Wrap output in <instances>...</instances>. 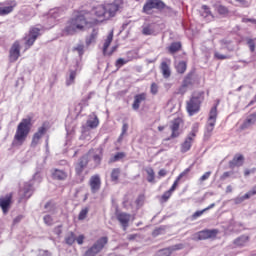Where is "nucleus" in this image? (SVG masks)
<instances>
[{
    "instance_id": "nucleus-50",
    "label": "nucleus",
    "mask_w": 256,
    "mask_h": 256,
    "mask_svg": "<svg viewBox=\"0 0 256 256\" xmlns=\"http://www.w3.org/2000/svg\"><path fill=\"white\" fill-rule=\"evenodd\" d=\"M214 57H215V59H218V60H220V61H223V60H225V59H230V58H231V56H229V55H223V54H221V53H219V52H215V53H214Z\"/></svg>"
},
{
    "instance_id": "nucleus-54",
    "label": "nucleus",
    "mask_w": 256,
    "mask_h": 256,
    "mask_svg": "<svg viewBox=\"0 0 256 256\" xmlns=\"http://www.w3.org/2000/svg\"><path fill=\"white\" fill-rule=\"evenodd\" d=\"M211 177V171L205 172L199 179L200 183H203V181H207Z\"/></svg>"
},
{
    "instance_id": "nucleus-52",
    "label": "nucleus",
    "mask_w": 256,
    "mask_h": 256,
    "mask_svg": "<svg viewBox=\"0 0 256 256\" xmlns=\"http://www.w3.org/2000/svg\"><path fill=\"white\" fill-rule=\"evenodd\" d=\"M163 233H165V228L160 227V228H156V229L152 232V235H153V237H157L158 235H163Z\"/></svg>"
},
{
    "instance_id": "nucleus-12",
    "label": "nucleus",
    "mask_w": 256,
    "mask_h": 256,
    "mask_svg": "<svg viewBox=\"0 0 256 256\" xmlns=\"http://www.w3.org/2000/svg\"><path fill=\"white\" fill-rule=\"evenodd\" d=\"M19 57H21V44L19 43V41H15L9 52L10 62L15 63V61H17Z\"/></svg>"
},
{
    "instance_id": "nucleus-36",
    "label": "nucleus",
    "mask_w": 256,
    "mask_h": 256,
    "mask_svg": "<svg viewBox=\"0 0 256 256\" xmlns=\"http://www.w3.org/2000/svg\"><path fill=\"white\" fill-rule=\"evenodd\" d=\"M121 175V169L114 168L111 172V181L117 183L119 181V176Z\"/></svg>"
},
{
    "instance_id": "nucleus-42",
    "label": "nucleus",
    "mask_w": 256,
    "mask_h": 256,
    "mask_svg": "<svg viewBox=\"0 0 256 256\" xmlns=\"http://www.w3.org/2000/svg\"><path fill=\"white\" fill-rule=\"evenodd\" d=\"M147 173V181L148 183H153L155 181V171H153V168L146 169Z\"/></svg>"
},
{
    "instance_id": "nucleus-59",
    "label": "nucleus",
    "mask_w": 256,
    "mask_h": 256,
    "mask_svg": "<svg viewBox=\"0 0 256 256\" xmlns=\"http://www.w3.org/2000/svg\"><path fill=\"white\" fill-rule=\"evenodd\" d=\"M79 105H80L81 109H83V107H89V100L87 98H84L81 100Z\"/></svg>"
},
{
    "instance_id": "nucleus-22",
    "label": "nucleus",
    "mask_w": 256,
    "mask_h": 256,
    "mask_svg": "<svg viewBox=\"0 0 256 256\" xmlns=\"http://www.w3.org/2000/svg\"><path fill=\"white\" fill-rule=\"evenodd\" d=\"M88 163H89V159L87 158V156H83L80 158L75 168L77 175H81V173H83V170L85 169V167H87Z\"/></svg>"
},
{
    "instance_id": "nucleus-39",
    "label": "nucleus",
    "mask_w": 256,
    "mask_h": 256,
    "mask_svg": "<svg viewBox=\"0 0 256 256\" xmlns=\"http://www.w3.org/2000/svg\"><path fill=\"white\" fill-rule=\"evenodd\" d=\"M129 61H131L130 59H125V58H119L116 60L115 62V67L117 70L121 69V67H123V65H127V63H129Z\"/></svg>"
},
{
    "instance_id": "nucleus-49",
    "label": "nucleus",
    "mask_w": 256,
    "mask_h": 256,
    "mask_svg": "<svg viewBox=\"0 0 256 256\" xmlns=\"http://www.w3.org/2000/svg\"><path fill=\"white\" fill-rule=\"evenodd\" d=\"M74 51H77L79 57H82V55L85 53V45L78 44L76 47H74Z\"/></svg>"
},
{
    "instance_id": "nucleus-63",
    "label": "nucleus",
    "mask_w": 256,
    "mask_h": 256,
    "mask_svg": "<svg viewBox=\"0 0 256 256\" xmlns=\"http://www.w3.org/2000/svg\"><path fill=\"white\" fill-rule=\"evenodd\" d=\"M231 176V172H224L221 176V179L225 180L227 179V177H230Z\"/></svg>"
},
{
    "instance_id": "nucleus-53",
    "label": "nucleus",
    "mask_w": 256,
    "mask_h": 256,
    "mask_svg": "<svg viewBox=\"0 0 256 256\" xmlns=\"http://www.w3.org/2000/svg\"><path fill=\"white\" fill-rule=\"evenodd\" d=\"M150 92L152 93V95H157V93H159V86L157 85V83L151 84Z\"/></svg>"
},
{
    "instance_id": "nucleus-10",
    "label": "nucleus",
    "mask_w": 256,
    "mask_h": 256,
    "mask_svg": "<svg viewBox=\"0 0 256 256\" xmlns=\"http://www.w3.org/2000/svg\"><path fill=\"white\" fill-rule=\"evenodd\" d=\"M47 133V127L45 125H42L38 128L37 132H35L32 136V141L30 143V147L32 149H35L39 143H41V139H43V136Z\"/></svg>"
},
{
    "instance_id": "nucleus-46",
    "label": "nucleus",
    "mask_w": 256,
    "mask_h": 256,
    "mask_svg": "<svg viewBox=\"0 0 256 256\" xmlns=\"http://www.w3.org/2000/svg\"><path fill=\"white\" fill-rule=\"evenodd\" d=\"M247 45H248L251 53H255L256 38H254V39L249 38L247 40Z\"/></svg>"
},
{
    "instance_id": "nucleus-5",
    "label": "nucleus",
    "mask_w": 256,
    "mask_h": 256,
    "mask_svg": "<svg viewBox=\"0 0 256 256\" xmlns=\"http://www.w3.org/2000/svg\"><path fill=\"white\" fill-rule=\"evenodd\" d=\"M109 243V239L107 237H101L98 239L85 253L84 256H97L103 249L105 245Z\"/></svg>"
},
{
    "instance_id": "nucleus-44",
    "label": "nucleus",
    "mask_w": 256,
    "mask_h": 256,
    "mask_svg": "<svg viewBox=\"0 0 256 256\" xmlns=\"http://www.w3.org/2000/svg\"><path fill=\"white\" fill-rule=\"evenodd\" d=\"M160 13H163L166 15V17H171L173 15V8L166 6L164 3V7L160 10Z\"/></svg>"
},
{
    "instance_id": "nucleus-20",
    "label": "nucleus",
    "mask_w": 256,
    "mask_h": 256,
    "mask_svg": "<svg viewBox=\"0 0 256 256\" xmlns=\"http://www.w3.org/2000/svg\"><path fill=\"white\" fill-rule=\"evenodd\" d=\"M181 49H183V44H181V42L179 41L172 42L168 47H166V51H168L170 55H175V53H179Z\"/></svg>"
},
{
    "instance_id": "nucleus-8",
    "label": "nucleus",
    "mask_w": 256,
    "mask_h": 256,
    "mask_svg": "<svg viewBox=\"0 0 256 256\" xmlns=\"http://www.w3.org/2000/svg\"><path fill=\"white\" fill-rule=\"evenodd\" d=\"M219 235L218 229H204L194 235V241H206L207 239H216Z\"/></svg>"
},
{
    "instance_id": "nucleus-31",
    "label": "nucleus",
    "mask_w": 256,
    "mask_h": 256,
    "mask_svg": "<svg viewBox=\"0 0 256 256\" xmlns=\"http://www.w3.org/2000/svg\"><path fill=\"white\" fill-rule=\"evenodd\" d=\"M175 68H176L177 73H179L180 75H183V73H185V71H187V62L180 61L175 65Z\"/></svg>"
},
{
    "instance_id": "nucleus-40",
    "label": "nucleus",
    "mask_w": 256,
    "mask_h": 256,
    "mask_svg": "<svg viewBox=\"0 0 256 256\" xmlns=\"http://www.w3.org/2000/svg\"><path fill=\"white\" fill-rule=\"evenodd\" d=\"M197 133H199V123H194L192 125L191 132L188 134V137H191L192 139H195V137H197Z\"/></svg>"
},
{
    "instance_id": "nucleus-14",
    "label": "nucleus",
    "mask_w": 256,
    "mask_h": 256,
    "mask_svg": "<svg viewBox=\"0 0 256 256\" xmlns=\"http://www.w3.org/2000/svg\"><path fill=\"white\" fill-rule=\"evenodd\" d=\"M160 71L164 79L171 77V59L165 58L160 64Z\"/></svg>"
},
{
    "instance_id": "nucleus-37",
    "label": "nucleus",
    "mask_w": 256,
    "mask_h": 256,
    "mask_svg": "<svg viewBox=\"0 0 256 256\" xmlns=\"http://www.w3.org/2000/svg\"><path fill=\"white\" fill-rule=\"evenodd\" d=\"M99 154H95L93 156V161L96 165H101V161L103 159V148H98Z\"/></svg>"
},
{
    "instance_id": "nucleus-45",
    "label": "nucleus",
    "mask_w": 256,
    "mask_h": 256,
    "mask_svg": "<svg viewBox=\"0 0 256 256\" xmlns=\"http://www.w3.org/2000/svg\"><path fill=\"white\" fill-rule=\"evenodd\" d=\"M88 213H89V209H88L87 207H86V208H83V209L80 211L79 215H78L79 221H83V220L87 219Z\"/></svg>"
},
{
    "instance_id": "nucleus-16",
    "label": "nucleus",
    "mask_w": 256,
    "mask_h": 256,
    "mask_svg": "<svg viewBox=\"0 0 256 256\" xmlns=\"http://www.w3.org/2000/svg\"><path fill=\"white\" fill-rule=\"evenodd\" d=\"M147 100V94L146 93H141V94H137L134 96V102L132 104V109L134 111H139V107H141V104L143 103V101Z\"/></svg>"
},
{
    "instance_id": "nucleus-33",
    "label": "nucleus",
    "mask_w": 256,
    "mask_h": 256,
    "mask_svg": "<svg viewBox=\"0 0 256 256\" xmlns=\"http://www.w3.org/2000/svg\"><path fill=\"white\" fill-rule=\"evenodd\" d=\"M182 85L186 87H191L193 85V72H189L183 79Z\"/></svg>"
},
{
    "instance_id": "nucleus-28",
    "label": "nucleus",
    "mask_w": 256,
    "mask_h": 256,
    "mask_svg": "<svg viewBox=\"0 0 256 256\" xmlns=\"http://www.w3.org/2000/svg\"><path fill=\"white\" fill-rule=\"evenodd\" d=\"M99 35V30L97 29H93L91 34L86 37V45L87 47H89V45L95 43V41H97V37Z\"/></svg>"
},
{
    "instance_id": "nucleus-13",
    "label": "nucleus",
    "mask_w": 256,
    "mask_h": 256,
    "mask_svg": "<svg viewBox=\"0 0 256 256\" xmlns=\"http://www.w3.org/2000/svg\"><path fill=\"white\" fill-rule=\"evenodd\" d=\"M181 123H182L181 118H176L171 122L170 130L172 131V133L168 138V141H170V139H177V137L181 135V132H179V127H181Z\"/></svg>"
},
{
    "instance_id": "nucleus-2",
    "label": "nucleus",
    "mask_w": 256,
    "mask_h": 256,
    "mask_svg": "<svg viewBox=\"0 0 256 256\" xmlns=\"http://www.w3.org/2000/svg\"><path fill=\"white\" fill-rule=\"evenodd\" d=\"M31 127V118H24L21 120L16 128L12 147H21L23 143L27 141V137H29V133H31Z\"/></svg>"
},
{
    "instance_id": "nucleus-32",
    "label": "nucleus",
    "mask_w": 256,
    "mask_h": 256,
    "mask_svg": "<svg viewBox=\"0 0 256 256\" xmlns=\"http://www.w3.org/2000/svg\"><path fill=\"white\" fill-rule=\"evenodd\" d=\"M213 207H215V203L210 204L208 207L204 208L203 210H198L196 211L193 215H192V219H199V217H201V215H203V213H205L206 211H209V209H213Z\"/></svg>"
},
{
    "instance_id": "nucleus-23",
    "label": "nucleus",
    "mask_w": 256,
    "mask_h": 256,
    "mask_svg": "<svg viewBox=\"0 0 256 256\" xmlns=\"http://www.w3.org/2000/svg\"><path fill=\"white\" fill-rule=\"evenodd\" d=\"M194 139L195 138H191V136L186 137L185 141L181 144V153H187V151L191 150Z\"/></svg>"
},
{
    "instance_id": "nucleus-24",
    "label": "nucleus",
    "mask_w": 256,
    "mask_h": 256,
    "mask_svg": "<svg viewBox=\"0 0 256 256\" xmlns=\"http://www.w3.org/2000/svg\"><path fill=\"white\" fill-rule=\"evenodd\" d=\"M214 9L222 17H227V15H229V8L223 4H214Z\"/></svg>"
},
{
    "instance_id": "nucleus-34",
    "label": "nucleus",
    "mask_w": 256,
    "mask_h": 256,
    "mask_svg": "<svg viewBox=\"0 0 256 256\" xmlns=\"http://www.w3.org/2000/svg\"><path fill=\"white\" fill-rule=\"evenodd\" d=\"M86 125L90 129H97L99 127V118L95 116L93 120H87Z\"/></svg>"
},
{
    "instance_id": "nucleus-64",
    "label": "nucleus",
    "mask_w": 256,
    "mask_h": 256,
    "mask_svg": "<svg viewBox=\"0 0 256 256\" xmlns=\"http://www.w3.org/2000/svg\"><path fill=\"white\" fill-rule=\"evenodd\" d=\"M54 233H56V235H61L62 231H61V226H57L55 229H54Z\"/></svg>"
},
{
    "instance_id": "nucleus-29",
    "label": "nucleus",
    "mask_w": 256,
    "mask_h": 256,
    "mask_svg": "<svg viewBox=\"0 0 256 256\" xmlns=\"http://www.w3.org/2000/svg\"><path fill=\"white\" fill-rule=\"evenodd\" d=\"M58 17L59 11L57 9L51 10L49 12L48 23H51V25H55V23H57Z\"/></svg>"
},
{
    "instance_id": "nucleus-35",
    "label": "nucleus",
    "mask_w": 256,
    "mask_h": 256,
    "mask_svg": "<svg viewBox=\"0 0 256 256\" xmlns=\"http://www.w3.org/2000/svg\"><path fill=\"white\" fill-rule=\"evenodd\" d=\"M142 34L143 35H155V29L153 28V25L148 24L147 26H144L142 28Z\"/></svg>"
},
{
    "instance_id": "nucleus-27",
    "label": "nucleus",
    "mask_w": 256,
    "mask_h": 256,
    "mask_svg": "<svg viewBox=\"0 0 256 256\" xmlns=\"http://www.w3.org/2000/svg\"><path fill=\"white\" fill-rule=\"evenodd\" d=\"M249 243V236H240L233 241L236 247H245Z\"/></svg>"
},
{
    "instance_id": "nucleus-61",
    "label": "nucleus",
    "mask_w": 256,
    "mask_h": 256,
    "mask_svg": "<svg viewBox=\"0 0 256 256\" xmlns=\"http://www.w3.org/2000/svg\"><path fill=\"white\" fill-rule=\"evenodd\" d=\"M235 1L243 5V7H249V2H247V0H235Z\"/></svg>"
},
{
    "instance_id": "nucleus-58",
    "label": "nucleus",
    "mask_w": 256,
    "mask_h": 256,
    "mask_svg": "<svg viewBox=\"0 0 256 256\" xmlns=\"http://www.w3.org/2000/svg\"><path fill=\"white\" fill-rule=\"evenodd\" d=\"M170 197H171V194H163L160 198V203H167Z\"/></svg>"
},
{
    "instance_id": "nucleus-17",
    "label": "nucleus",
    "mask_w": 256,
    "mask_h": 256,
    "mask_svg": "<svg viewBox=\"0 0 256 256\" xmlns=\"http://www.w3.org/2000/svg\"><path fill=\"white\" fill-rule=\"evenodd\" d=\"M185 246L183 244H176L174 246H171L169 248H164L159 251V256H171V253L173 251H181Z\"/></svg>"
},
{
    "instance_id": "nucleus-47",
    "label": "nucleus",
    "mask_w": 256,
    "mask_h": 256,
    "mask_svg": "<svg viewBox=\"0 0 256 256\" xmlns=\"http://www.w3.org/2000/svg\"><path fill=\"white\" fill-rule=\"evenodd\" d=\"M188 86L181 84V86L175 91L176 95H185L187 93Z\"/></svg>"
},
{
    "instance_id": "nucleus-21",
    "label": "nucleus",
    "mask_w": 256,
    "mask_h": 256,
    "mask_svg": "<svg viewBox=\"0 0 256 256\" xmlns=\"http://www.w3.org/2000/svg\"><path fill=\"white\" fill-rule=\"evenodd\" d=\"M52 178L56 179L57 181H65L67 179V172L59 169H52L51 170Z\"/></svg>"
},
{
    "instance_id": "nucleus-41",
    "label": "nucleus",
    "mask_w": 256,
    "mask_h": 256,
    "mask_svg": "<svg viewBox=\"0 0 256 256\" xmlns=\"http://www.w3.org/2000/svg\"><path fill=\"white\" fill-rule=\"evenodd\" d=\"M76 241V237H75V233L70 232L66 237H65V243L66 245H73V243H75Z\"/></svg>"
},
{
    "instance_id": "nucleus-6",
    "label": "nucleus",
    "mask_w": 256,
    "mask_h": 256,
    "mask_svg": "<svg viewBox=\"0 0 256 256\" xmlns=\"http://www.w3.org/2000/svg\"><path fill=\"white\" fill-rule=\"evenodd\" d=\"M41 181H43V175H41L39 172H36L32 180L24 182L22 187L23 193H33Z\"/></svg>"
},
{
    "instance_id": "nucleus-30",
    "label": "nucleus",
    "mask_w": 256,
    "mask_h": 256,
    "mask_svg": "<svg viewBox=\"0 0 256 256\" xmlns=\"http://www.w3.org/2000/svg\"><path fill=\"white\" fill-rule=\"evenodd\" d=\"M127 154L125 152H117L114 156L110 157L108 163H117V161H121V159H125Z\"/></svg>"
},
{
    "instance_id": "nucleus-26",
    "label": "nucleus",
    "mask_w": 256,
    "mask_h": 256,
    "mask_svg": "<svg viewBox=\"0 0 256 256\" xmlns=\"http://www.w3.org/2000/svg\"><path fill=\"white\" fill-rule=\"evenodd\" d=\"M189 171H191L190 168H187L185 171H183L178 178L174 181L173 185L171 186V188L167 191V193H173V191H175V189H177V186L179 185V180L182 179V177H185V175H187V173H189Z\"/></svg>"
},
{
    "instance_id": "nucleus-51",
    "label": "nucleus",
    "mask_w": 256,
    "mask_h": 256,
    "mask_svg": "<svg viewBox=\"0 0 256 256\" xmlns=\"http://www.w3.org/2000/svg\"><path fill=\"white\" fill-rule=\"evenodd\" d=\"M202 11L203 17H209V15H211V8H209L207 5L202 6Z\"/></svg>"
},
{
    "instance_id": "nucleus-9",
    "label": "nucleus",
    "mask_w": 256,
    "mask_h": 256,
    "mask_svg": "<svg viewBox=\"0 0 256 256\" xmlns=\"http://www.w3.org/2000/svg\"><path fill=\"white\" fill-rule=\"evenodd\" d=\"M41 27H31L29 33L26 37H24L26 49L33 47L35 41H37V37L41 35Z\"/></svg>"
},
{
    "instance_id": "nucleus-62",
    "label": "nucleus",
    "mask_w": 256,
    "mask_h": 256,
    "mask_svg": "<svg viewBox=\"0 0 256 256\" xmlns=\"http://www.w3.org/2000/svg\"><path fill=\"white\" fill-rule=\"evenodd\" d=\"M116 51H117V46L112 47L111 51H109V52L107 51L106 57H111V55H113V53Z\"/></svg>"
},
{
    "instance_id": "nucleus-25",
    "label": "nucleus",
    "mask_w": 256,
    "mask_h": 256,
    "mask_svg": "<svg viewBox=\"0 0 256 256\" xmlns=\"http://www.w3.org/2000/svg\"><path fill=\"white\" fill-rule=\"evenodd\" d=\"M113 42V31L110 32L104 42L103 48H102V53L104 57H107V49H109V46Z\"/></svg>"
},
{
    "instance_id": "nucleus-43",
    "label": "nucleus",
    "mask_w": 256,
    "mask_h": 256,
    "mask_svg": "<svg viewBox=\"0 0 256 256\" xmlns=\"http://www.w3.org/2000/svg\"><path fill=\"white\" fill-rule=\"evenodd\" d=\"M9 13H13V6L0 7V16L9 15Z\"/></svg>"
},
{
    "instance_id": "nucleus-1",
    "label": "nucleus",
    "mask_w": 256,
    "mask_h": 256,
    "mask_svg": "<svg viewBox=\"0 0 256 256\" xmlns=\"http://www.w3.org/2000/svg\"><path fill=\"white\" fill-rule=\"evenodd\" d=\"M123 0H114L112 2H104L101 5H98L92 9L94 19L89 20V12L80 13L74 18L70 19L66 27L63 30L64 35H75L78 31H83L89 23L97 25L99 21H109L116 17L117 13L121 11L124 5Z\"/></svg>"
},
{
    "instance_id": "nucleus-55",
    "label": "nucleus",
    "mask_w": 256,
    "mask_h": 256,
    "mask_svg": "<svg viewBox=\"0 0 256 256\" xmlns=\"http://www.w3.org/2000/svg\"><path fill=\"white\" fill-rule=\"evenodd\" d=\"M44 223L46 225H53V217L51 215L44 216Z\"/></svg>"
},
{
    "instance_id": "nucleus-15",
    "label": "nucleus",
    "mask_w": 256,
    "mask_h": 256,
    "mask_svg": "<svg viewBox=\"0 0 256 256\" xmlns=\"http://www.w3.org/2000/svg\"><path fill=\"white\" fill-rule=\"evenodd\" d=\"M116 219L122 225L123 230L127 231V228L129 227V222L131 221V214L120 212L116 215Z\"/></svg>"
},
{
    "instance_id": "nucleus-11",
    "label": "nucleus",
    "mask_w": 256,
    "mask_h": 256,
    "mask_svg": "<svg viewBox=\"0 0 256 256\" xmlns=\"http://www.w3.org/2000/svg\"><path fill=\"white\" fill-rule=\"evenodd\" d=\"M11 205H13V195L7 194L5 196L0 197V209H2V213L7 215L9 213V209H11Z\"/></svg>"
},
{
    "instance_id": "nucleus-7",
    "label": "nucleus",
    "mask_w": 256,
    "mask_h": 256,
    "mask_svg": "<svg viewBox=\"0 0 256 256\" xmlns=\"http://www.w3.org/2000/svg\"><path fill=\"white\" fill-rule=\"evenodd\" d=\"M165 7V2L163 0H146L142 11L146 15H151L153 13V9H157V11H161Z\"/></svg>"
},
{
    "instance_id": "nucleus-57",
    "label": "nucleus",
    "mask_w": 256,
    "mask_h": 256,
    "mask_svg": "<svg viewBox=\"0 0 256 256\" xmlns=\"http://www.w3.org/2000/svg\"><path fill=\"white\" fill-rule=\"evenodd\" d=\"M242 23H252V25H256L255 18H242Z\"/></svg>"
},
{
    "instance_id": "nucleus-19",
    "label": "nucleus",
    "mask_w": 256,
    "mask_h": 256,
    "mask_svg": "<svg viewBox=\"0 0 256 256\" xmlns=\"http://www.w3.org/2000/svg\"><path fill=\"white\" fill-rule=\"evenodd\" d=\"M90 187L93 192L99 191V189H101V177L98 174L90 178Z\"/></svg>"
},
{
    "instance_id": "nucleus-18",
    "label": "nucleus",
    "mask_w": 256,
    "mask_h": 256,
    "mask_svg": "<svg viewBox=\"0 0 256 256\" xmlns=\"http://www.w3.org/2000/svg\"><path fill=\"white\" fill-rule=\"evenodd\" d=\"M243 161H245L243 155L236 154L234 158L229 162L230 169H235V167L243 166Z\"/></svg>"
},
{
    "instance_id": "nucleus-38",
    "label": "nucleus",
    "mask_w": 256,
    "mask_h": 256,
    "mask_svg": "<svg viewBox=\"0 0 256 256\" xmlns=\"http://www.w3.org/2000/svg\"><path fill=\"white\" fill-rule=\"evenodd\" d=\"M76 77H77V72L75 70H71L69 78L66 80L67 87H69V85H73V83H75Z\"/></svg>"
},
{
    "instance_id": "nucleus-48",
    "label": "nucleus",
    "mask_w": 256,
    "mask_h": 256,
    "mask_svg": "<svg viewBox=\"0 0 256 256\" xmlns=\"http://www.w3.org/2000/svg\"><path fill=\"white\" fill-rule=\"evenodd\" d=\"M127 131H129V124H127V122H124L122 126V132L118 138V141H121V139H123V136L127 133Z\"/></svg>"
},
{
    "instance_id": "nucleus-3",
    "label": "nucleus",
    "mask_w": 256,
    "mask_h": 256,
    "mask_svg": "<svg viewBox=\"0 0 256 256\" xmlns=\"http://www.w3.org/2000/svg\"><path fill=\"white\" fill-rule=\"evenodd\" d=\"M203 101H205L204 91H196L191 95L189 101L186 102V111L190 117L197 115L201 111V103Z\"/></svg>"
},
{
    "instance_id": "nucleus-60",
    "label": "nucleus",
    "mask_w": 256,
    "mask_h": 256,
    "mask_svg": "<svg viewBox=\"0 0 256 256\" xmlns=\"http://www.w3.org/2000/svg\"><path fill=\"white\" fill-rule=\"evenodd\" d=\"M76 241L78 243V245H83L84 241H85V236L84 235H79L77 238H76Z\"/></svg>"
},
{
    "instance_id": "nucleus-56",
    "label": "nucleus",
    "mask_w": 256,
    "mask_h": 256,
    "mask_svg": "<svg viewBox=\"0 0 256 256\" xmlns=\"http://www.w3.org/2000/svg\"><path fill=\"white\" fill-rule=\"evenodd\" d=\"M250 195L249 194H245L242 197H237L235 199V203L239 204V203H243V201H245V199H249Z\"/></svg>"
},
{
    "instance_id": "nucleus-4",
    "label": "nucleus",
    "mask_w": 256,
    "mask_h": 256,
    "mask_svg": "<svg viewBox=\"0 0 256 256\" xmlns=\"http://www.w3.org/2000/svg\"><path fill=\"white\" fill-rule=\"evenodd\" d=\"M217 123V106L211 108L209 112V117L205 126L204 137L205 139H209L211 135H213V131L215 129V125Z\"/></svg>"
}]
</instances>
